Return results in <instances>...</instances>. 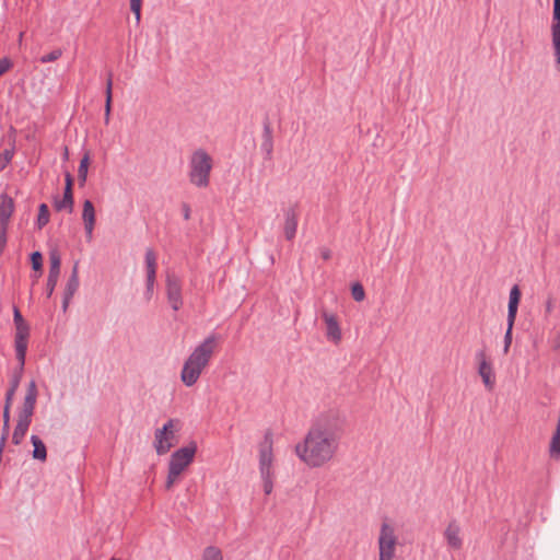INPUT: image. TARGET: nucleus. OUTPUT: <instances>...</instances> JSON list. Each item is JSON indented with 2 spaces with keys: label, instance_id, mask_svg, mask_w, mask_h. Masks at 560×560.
I'll return each mask as SVG.
<instances>
[{
  "label": "nucleus",
  "instance_id": "obj_33",
  "mask_svg": "<svg viewBox=\"0 0 560 560\" xmlns=\"http://www.w3.org/2000/svg\"><path fill=\"white\" fill-rule=\"evenodd\" d=\"M62 55L61 49H55L47 55L40 57L42 63H48L58 60Z\"/></svg>",
  "mask_w": 560,
  "mask_h": 560
},
{
  "label": "nucleus",
  "instance_id": "obj_22",
  "mask_svg": "<svg viewBox=\"0 0 560 560\" xmlns=\"http://www.w3.org/2000/svg\"><path fill=\"white\" fill-rule=\"evenodd\" d=\"M261 150L266 153L267 159H271L273 152V138L269 122H266L264 126Z\"/></svg>",
  "mask_w": 560,
  "mask_h": 560
},
{
  "label": "nucleus",
  "instance_id": "obj_7",
  "mask_svg": "<svg viewBox=\"0 0 560 560\" xmlns=\"http://www.w3.org/2000/svg\"><path fill=\"white\" fill-rule=\"evenodd\" d=\"M13 319L15 324V336H14V348L16 360L23 361L26 357L27 346H28V337H30V326L24 320L19 308L14 307Z\"/></svg>",
  "mask_w": 560,
  "mask_h": 560
},
{
  "label": "nucleus",
  "instance_id": "obj_20",
  "mask_svg": "<svg viewBox=\"0 0 560 560\" xmlns=\"http://www.w3.org/2000/svg\"><path fill=\"white\" fill-rule=\"evenodd\" d=\"M284 236L288 241H292L295 237L298 230V212L294 208H289L284 213Z\"/></svg>",
  "mask_w": 560,
  "mask_h": 560
},
{
  "label": "nucleus",
  "instance_id": "obj_14",
  "mask_svg": "<svg viewBox=\"0 0 560 560\" xmlns=\"http://www.w3.org/2000/svg\"><path fill=\"white\" fill-rule=\"evenodd\" d=\"M322 318L326 326V337L329 341L338 345L342 339L341 328L335 314L325 310L322 311Z\"/></svg>",
  "mask_w": 560,
  "mask_h": 560
},
{
  "label": "nucleus",
  "instance_id": "obj_3",
  "mask_svg": "<svg viewBox=\"0 0 560 560\" xmlns=\"http://www.w3.org/2000/svg\"><path fill=\"white\" fill-rule=\"evenodd\" d=\"M212 168V156L202 148L195 150L188 160L189 183L197 188H207L210 185Z\"/></svg>",
  "mask_w": 560,
  "mask_h": 560
},
{
  "label": "nucleus",
  "instance_id": "obj_29",
  "mask_svg": "<svg viewBox=\"0 0 560 560\" xmlns=\"http://www.w3.org/2000/svg\"><path fill=\"white\" fill-rule=\"evenodd\" d=\"M202 560H223V556L219 548L209 546L203 550Z\"/></svg>",
  "mask_w": 560,
  "mask_h": 560
},
{
  "label": "nucleus",
  "instance_id": "obj_35",
  "mask_svg": "<svg viewBox=\"0 0 560 560\" xmlns=\"http://www.w3.org/2000/svg\"><path fill=\"white\" fill-rule=\"evenodd\" d=\"M273 477H275V474H270V475H268V477L261 476L262 486H264V492L267 495H269L272 492V489H273Z\"/></svg>",
  "mask_w": 560,
  "mask_h": 560
},
{
  "label": "nucleus",
  "instance_id": "obj_39",
  "mask_svg": "<svg viewBox=\"0 0 560 560\" xmlns=\"http://www.w3.org/2000/svg\"><path fill=\"white\" fill-rule=\"evenodd\" d=\"M58 279L48 277L47 283H46V290H47V296H50L57 285Z\"/></svg>",
  "mask_w": 560,
  "mask_h": 560
},
{
  "label": "nucleus",
  "instance_id": "obj_13",
  "mask_svg": "<svg viewBox=\"0 0 560 560\" xmlns=\"http://www.w3.org/2000/svg\"><path fill=\"white\" fill-rule=\"evenodd\" d=\"M476 359L478 361V374L480 375L485 386L489 390H492L495 383L492 363L488 360L485 350L478 351L476 353Z\"/></svg>",
  "mask_w": 560,
  "mask_h": 560
},
{
  "label": "nucleus",
  "instance_id": "obj_1",
  "mask_svg": "<svg viewBox=\"0 0 560 560\" xmlns=\"http://www.w3.org/2000/svg\"><path fill=\"white\" fill-rule=\"evenodd\" d=\"M339 441L337 423L326 418L319 419L311 427L303 442L295 445V454L308 467H322L334 458Z\"/></svg>",
  "mask_w": 560,
  "mask_h": 560
},
{
  "label": "nucleus",
  "instance_id": "obj_24",
  "mask_svg": "<svg viewBox=\"0 0 560 560\" xmlns=\"http://www.w3.org/2000/svg\"><path fill=\"white\" fill-rule=\"evenodd\" d=\"M89 165H90V153L85 152L80 161L79 168H78V180H79V185L81 187H83L86 183Z\"/></svg>",
  "mask_w": 560,
  "mask_h": 560
},
{
  "label": "nucleus",
  "instance_id": "obj_36",
  "mask_svg": "<svg viewBox=\"0 0 560 560\" xmlns=\"http://www.w3.org/2000/svg\"><path fill=\"white\" fill-rule=\"evenodd\" d=\"M514 324H508V329L504 335V347L503 352L506 354L510 350L511 343H512V330H513Z\"/></svg>",
  "mask_w": 560,
  "mask_h": 560
},
{
  "label": "nucleus",
  "instance_id": "obj_42",
  "mask_svg": "<svg viewBox=\"0 0 560 560\" xmlns=\"http://www.w3.org/2000/svg\"><path fill=\"white\" fill-rule=\"evenodd\" d=\"M550 342H551V347L555 350H559L560 349V331L556 332V335L552 337Z\"/></svg>",
  "mask_w": 560,
  "mask_h": 560
},
{
  "label": "nucleus",
  "instance_id": "obj_17",
  "mask_svg": "<svg viewBox=\"0 0 560 560\" xmlns=\"http://www.w3.org/2000/svg\"><path fill=\"white\" fill-rule=\"evenodd\" d=\"M79 275H78V262L74 264L71 275L67 281L65 292H63V300H62V308L63 311H67L69 303L75 292L79 289Z\"/></svg>",
  "mask_w": 560,
  "mask_h": 560
},
{
  "label": "nucleus",
  "instance_id": "obj_10",
  "mask_svg": "<svg viewBox=\"0 0 560 560\" xmlns=\"http://www.w3.org/2000/svg\"><path fill=\"white\" fill-rule=\"evenodd\" d=\"M166 298L171 307L176 312L183 306V284L182 280L175 275L168 272L165 280Z\"/></svg>",
  "mask_w": 560,
  "mask_h": 560
},
{
  "label": "nucleus",
  "instance_id": "obj_25",
  "mask_svg": "<svg viewBox=\"0 0 560 560\" xmlns=\"http://www.w3.org/2000/svg\"><path fill=\"white\" fill-rule=\"evenodd\" d=\"M49 275L48 277L51 278H59L60 275V265H61V258L57 250H51L49 254Z\"/></svg>",
  "mask_w": 560,
  "mask_h": 560
},
{
  "label": "nucleus",
  "instance_id": "obj_40",
  "mask_svg": "<svg viewBox=\"0 0 560 560\" xmlns=\"http://www.w3.org/2000/svg\"><path fill=\"white\" fill-rule=\"evenodd\" d=\"M12 404L4 402L3 406V423L10 424V411H11Z\"/></svg>",
  "mask_w": 560,
  "mask_h": 560
},
{
  "label": "nucleus",
  "instance_id": "obj_28",
  "mask_svg": "<svg viewBox=\"0 0 560 560\" xmlns=\"http://www.w3.org/2000/svg\"><path fill=\"white\" fill-rule=\"evenodd\" d=\"M73 198H67V196L63 195L62 199L55 200V209L57 211L67 210L69 213H71L73 211Z\"/></svg>",
  "mask_w": 560,
  "mask_h": 560
},
{
  "label": "nucleus",
  "instance_id": "obj_41",
  "mask_svg": "<svg viewBox=\"0 0 560 560\" xmlns=\"http://www.w3.org/2000/svg\"><path fill=\"white\" fill-rule=\"evenodd\" d=\"M11 68V61L7 58L0 60V77Z\"/></svg>",
  "mask_w": 560,
  "mask_h": 560
},
{
  "label": "nucleus",
  "instance_id": "obj_30",
  "mask_svg": "<svg viewBox=\"0 0 560 560\" xmlns=\"http://www.w3.org/2000/svg\"><path fill=\"white\" fill-rule=\"evenodd\" d=\"M14 155V149H5L0 153V171L4 170L8 164L12 161Z\"/></svg>",
  "mask_w": 560,
  "mask_h": 560
},
{
  "label": "nucleus",
  "instance_id": "obj_16",
  "mask_svg": "<svg viewBox=\"0 0 560 560\" xmlns=\"http://www.w3.org/2000/svg\"><path fill=\"white\" fill-rule=\"evenodd\" d=\"M460 533V525L456 520H452L444 530V538L450 548L458 550L463 547V538Z\"/></svg>",
  "mask_w": 560,
  "mask_h": 560
},
{
  "label": "nucleus",
  "instance_id": "obj_34",
  "mask_svg": "<svg viewBox=\"0 0 560 560\" xmlns=\"http://www.w3.org/2000/svg\"><path fill=\"white\" fill-rule=\"evenodd\" d=\"M141 5L142 0H130V10L135 14L137 23H139L141 20Z\"/></svg>",
  "mask_w": 560,
  "mask_h": 560
},
{
  "label": "nucleus",
  "instance_id": "obj_9",
  "mask_svg": "<svg viewBox=\"0 0 560 560\" xmlns=\"http://www.w3.org/2000/svg\"><path fill=\"white\" fill-rule=\"evenodd\" d=\"M272 433L267 431L264 441L259 445V471L260 476L275 474L272 468L273 453H272Z\"/></svg>",
  "mask_w": 560,
  "mask_h": 560
},
{
  "label": "nucleus",
  "instance_id": "obj_32",
  "mask_svg": "<svg viewBox=\"0 0 560 560\" xmlns=\"http://www.w3.org/2000/svg\"><path fill=\"white\" fill-rule=\"evenodd\" d=\"M32 267L35 271H42L43 268V256L39 252H34L31 255Z\"/></svg>",
  "mask_w": 560,
  "mask_h": 560
},
{
  "label": "nucleus",
  "instance_id": "obj_45",
  "mask_svg": "<svg viewBox=\"0 0 560 560\" xmlns=\"http://www.w3.org/2000/svg\"><path fill=\"white\" fill-rule=\"evenodd\" d=\"M63 195H66V196H67V198H68V197L73 198V190H72V187H66V186H65Z\"/></svg>",
  "mask_w": 560,
  "mask_h": 560
},
{
  "label": "nucleus",
  "instance_id": "obj_23",
  "mask_svg": "<svg viewBox=\"0 0 560 560\" xmlns=\"http://www.w3.org/2000/svg\"><path fill=\"white\" fill-rule=\"evenodd\" d=\"M31 443L34 446L33 458L45 462L47 459V450L44 442L37 435H32Z\"/></svg>",
  "mask_w": 560,
  "mask_h": 560
},
{
  "label": "nucleus",
  "instance_id": "obj_48",
  "mask_svg": "<svg viewBox=\"0 0 560 560\" xmlns=\"http://www.w3.org/2000/svg\"><path fill=\"white\" fill-rule=\"evenodd\" d=\"M110 560H119V559H117V558H112Z\"/></svg>",
  "mask_w": 560,
  "mask_h": 560
},
{
  "label": "nucleus",
  "instance_id": "obj_15",
  "mask_svg": "<svg viewBox=\"0 0 560 560\" xmlns=\"http://www.w3.org/2000/svg\"><path fill=\"white\" fill-rule=\"evenodd\" d=\"M82 221L84 225L85 236L89 242L93 238V233L96 224L95 208L91 200L86 199L83 202Z\"/></svg>",
  "mask_w": 560,
  "mask_h": 560
},
{
  "label": "nucleus",
  "instance_id": "obj_27",
  "mask_svg": "<svg viewBox=\"0 0 560 560\" xmlns=\"http://www.w3.org/2000/svg\"><path fill=\"white\" fill-rule=\"evenodd\" d=\"M49 222V209L46 203H40L38 208L37 228L40 230Z\"/></svg>",
  "mask_w": 560,
  "mask_h": 560
},
{
  "label": "nucleus",
  "instance_id": "obj_19",
  "mask_svg": "<svg viewBox=\"0 0 560 560\" xmlns=\"http://www.w3.org/2000/svg\"><path fill=\"white\" fill-rule=\"evenodd\" d=\"M18 362H19V366L13 372V374L10 378V387L8 388V390L5 393L4 402H8V404L13 402L14 395L20 386L23 371H24L25 360L23 361V364L21 361H18Z\"/></svg>",
  "mask_w": 560,
  "mask_h": 560
},
{
  "label": "nucleus",
  "instance_id": "obj_26",
  "mask_svg": "<svg viewBox=\"0 0 560 560\" xmlns=\"http://www.w3.org/2000/svg\"><path fill=\"white\" fill-rule=\"evenodd\" d=\"M113 91V80H112V73L108 74L107 81H106V101H105V124L109 122L110 117V109H112V94Z\"/></svg>",
  "mask_w": 560,
  "mask_h": 560
},
{
  "label": "nucleus",
  "instance_id": "obj_43",
  "mask_svg": "<svg viewBox=\"0 0 560 560\" xmlns=\"http://www.w3.org/2000/svg\"><path fill=\"white\" fill-rule=\"evenodd\" d=\"M320 256H322V258H323L324 260H328V259H330V257H331V252H330V249H328V248H326V247L322 248V249H320Z\"/></svg>",
  "mask_w": 560,
  "mask_h": 560
},
{
  "label": "nucleus",
  "instance_id": "obj_5",
  "mask_svg": "<svg viewBox=\"0 0 560 560\" xmlns=\"http://www.w3.org/2000/svg\"><path fill=\"white\" fill-rule=\"evenodd\" d=\"M197 445L191 442L189 445L175 451L170 459L168 474L165 482L166 490H171L183 471L194 462Z\"/></svg>",
  "mask_w": 560,
  "mask_h": 560
},
{
  "label": "nucleus",
  "instance_id": "obj_8",
  "mask_svg": "<svg viewBox=\"0 0 560 560\" xmlns=\"http://www.w3.org/2000/svg\"><path fill=\"white\" fill-rule=\"evenodd\" d=\"M177 423V420L170 419L163 428L155 431L154 448L159 455L166 454L174 446Z\"/></svg>",
  "mask_w": 560,
  "mask_h": 560
},
{
  "label": "nucleus",
  "instance_id": "obj_12",
  "mask_svg": "<svg viewBox=\"0 0 560 560\" xmlns=\"http://www.w3.org/2000/svg\"><path fill=\"white\" fill-rule=\"evenodd\" d=\"M551 39L556 57V68L560 71V0H553Z\"/></svg>",
  "mask_w": 560,
  "mask_h": 560
},
{
  "label": "nucleus",
  "instance_id": "obj_11",
  "mask_svg": "<svg viewBox=\"0 0 560 560\" xmlns=\"http://www.w3.org/2000/svg\"><path fill=\"white\" fill-rule=\"evenodd\" d=\"M145 269H147V280H145V298L147 300H151L154 292V284L156 279V255L152 248H148L145 250Z\"/></svg>",
  "mask_w": 560,
  "mask_h": 560
},
{
  "label": "nucleus",
  "instance_id": "obj_21",
  "mask_svg": "<svg viewBox=\"0 0 560 560\" xmlns=\"http://www.w3.org/2000/svg\"><path fill=\"white\" fill-rule=\"evenodd\" d=\"M521 290L517 284L513 285L510 291L508 306V324H514L516 319L517 308L521 301Z\"/></svg>",
  "mask_w": 560,
  "mask_h": 560
},
{
  "label": "nucleus",
  "instance_id": "obj_31",
  "mask_svg": "<svg viewBox=\"0 0 560 560\" xmlns=\"http://www.w3.org/2000/svg\"><path fill=\"white\" fill-rule=\"evenodd\" d=\"M351 294L354 301L361 302L365 298V291L361 283L357 282L351 287Z\"/></svg>",
  "mask_w": 560,
  "mask_h": 560
},
{
  "label": "nucleus",
  "instance_id": "obj_47",
  "mask_svg": "<svg viewBox=\"0 0 560 560\" xmlns=\"http://www.w3.org/2000/svg\"><path fill=\"white\" fill-rule=\"evenodd\" d=\"M67 156H68V149L66 148V149H65L63 158H67Z\"/></svg>",
  "mask_w": 560,
  "mask_h": 560
},
{
  "label": "nucleus",
  "instance_id": "obj_44",
  "mask_svg": "<svg viewBox=\"0 0 560 560\" xmlns=\"http://www.w3.org/2000/svg\"><path fill=\"white\" fill-rule=\"evenodd\" d=\"M65 180H66V187H73L74 179H73V176L70 173L66 174Z\"/></svg>",
  "mask_w": 560,
  "mask_h": 560
},
{
  "label": "nucleus",
  "instance_id": "obj_38",
  "mask_svg": "<svg viewBox=\"0 0 560 560\" xmlns=\"http://www.w3.org/2000/svg\"><path fill=\"white\" fill-rule=\"evenodd\" d=\"M7 232L8 226H0V253H2L7 246Z\"/></svg>",
  "mask_w": 560,
  "mask_h": 560
},
{
  "label": "nucleus",
  "instance_id": "obj_46",
  "mask_svg": "<svg viewBox=\"0 0 560 560\" xmlns=\"http://www.w3.org/2000/svg\"><path fill=\"white\" fill-rule=\"evenodd\" d=\"M190 217V208L188 207V205H184V218L185 220H188Z\"/></svg>",
  "mask_w": 560,
  "mask_h": 560
},
{
  "label": "nucleus",
  "instance_id": "obj_18",
  "mask_svg": "<svg viewBox=\"0 0 560 560\" xmlns=\"http://www.w3.org/2000/svg\"><path fill=\"white\" fill-rule=\"evenodd\" d=\"M14 200L7 194L0 195V226H9L14 212Z\"/></svg>",
  "mask_w": 560,
  "mask_h": 560
},
{
  "label": "nucleus",
  "instance_id": "obj_37",
  "mask_svg": "<svg viewBox=\"0 0 560 560\" xmlns=\"http://www.w3.org/2000/svg\"><path fill=\"white\" fill-rule=\"evenodd\" d=\"M555 303H556L555 298L551 294H549L546 300V303H545V315L546 316H549L553 312Z\"/></svg>",
  "mask_w": 560,
  "mask_h": 560
},
{
  "label": "nucleus",
  "instance_id": "obj_4",
  "mask_svg": "<svg viewBox=\"0 0 560 560\" xmlns=\"http://www.w3.org/2000/svg\"><path fill=\"white\" fill-rule=\"evenodd\" d=\"M38 390L35 381H31L26 388V394L22 407L18 413V421L12 434V443L20 445L32 423V418L35 411Z\"/></svg>",
  "mask_w": 560,
  "mask_h": 560
},
{
  "label": "nucleus",
  "instance_id": "obj_2",
  "mask_svg": "<svg viewBox=\"0 0 560 560\" xmlns=\"http://www.w3.org/2000/svg\"><path fill=\"white\" fill-rule=\"evenodd\" d=\"M217 343L218 337L212 334L198 345L187 358L180 372V380L186 386L190 387L197 383L202 371L208 366Z\"/></svg>",
  "mask_w": 560,
  "mask_h": 560
},
{
  "label": "nucleus",
  "instance_id": "obj_6",
  "mask_svg": "<svg viewBox=\"0 0 560 560\" xmlns=\"http://www.w3.org/2000/svg\"><path fill=\"white\" fill-rule=\"evenodd\" d=\"M398 538L395 528L387 522H383L377 538L378 560H393L396 555Z\"/></svg>",
  "mask_w": 560,
  "mask_h": 560
}]
</instances>
